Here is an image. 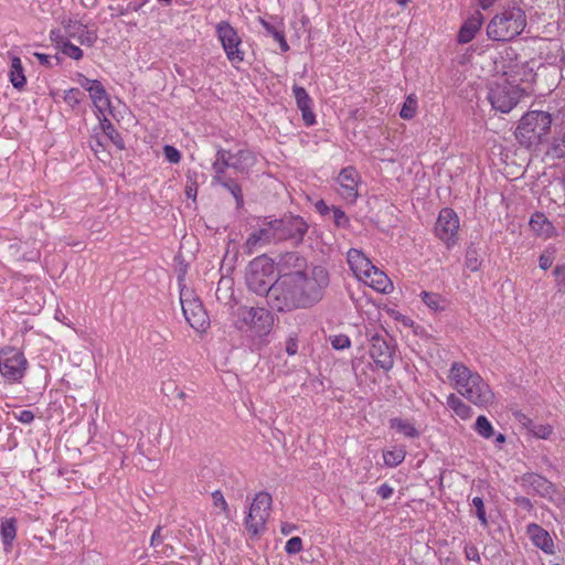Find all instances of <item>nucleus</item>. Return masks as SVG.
I'll return each instance as SVG.
<instances>
[{
  "mask_svg": "<svg viewBox=\"0 0 565 565\" xmlns=\"http://www.w3.org/2000/svg\"><path fill=\"white\" fill-rule=\"evenodd\" d=\"M329 284V271L323 266L284 273L274 281L271 308L279 312L312 308L322 300Z\"/></svg>",
  "mask_w": 565,
  "mask_h": 565,
  "instance_id": "f257e3e1",
  "label": "nucleus"
},
{
  "mask_svg": "<svg viewBox=\"0 0 565 565\" xmlns=\"http://www.w3.org/2000/svg\"><path fill=\"white\" fill-rule=\"evenodd\" d=\"M450 377L455 381L458 393L475 405L483 407L492 403L493 393L489 385L466 365L455 362L450 369Z\"/></svg>",
  "mask_w": 565,
  "mask_h": 565,
  "instance_id": "f03ea898",
  "label": "nucleus"
},
{
  "mask_svg": "<svg viewBox=\"0 0 565 565\" xmlns=\"http://www.w3.org/2000/svg\"><path fill=\"white\" fill-rule=\"evenodd\" d=\"M526 24L525 11L520 6H509L489 21L487 36L492 41L509 42L519 36Z\"/></svg>",
  "mask_w": 565,
  "mask_h": 565,
  "instance_id": "7ed1b4c3",
  "label": "nucleus"
},
{
  "mask_svg": "<svg viewBox=\"0 0 565 565\" xmlns=\"http://www.w3.org/2000/svg\"><path fill=\"white\" fill-rule=\"evenodd\" d=\"M552 121V115L547 111H527L520 119L515 130L518 142L526 149L536 148L550 134Z\"/></svg>",
  "mask_w": 565,
  "mask_h": 565,
  "instance_id": "20e7f679",
  "label": "nucleus"
},
{
  "mask_svg": "<svg viewBox=\"0 0 565 565\" xmlns=\"http://www.w3.org/2000/svg\"><path fill=\"white\" fill-rule=\"evenodd\" d=\"M234 327L244 332L250 331L254 337H267L274 324L273 313L263 307L241 306L233 312Z\"/></svg>",
  "mask_w": 565,
  "mask_h": 565,
  "instance_id": "39448f33",
  "label": "nucleus"
},
{
  "mask_svg": "<svg viewBox=\"0 0 565 565\" xmlns=\"http://www.w3.org/2000/svg\"><path fill=\"white\" fill-rule=\"evenodd\" d=\"M274 271V262L266 255H260L249 263L245 275L248 289L256 295L266 296L270 307Z\"/></svg>",
  "mask_w": 565,
  "mask_h": 565,
  "instance_id": "423d86ee",
  "label": "nucleus"
},
{
  "mask_svg": "<svg viewBox=\"0 0 565 565\" xmlns=\"http://www.w3.org/2000/svg\"><path fill=\"white\" fill-rule=\"evenodd\" d=\"M367 335H370L371 342L370 355L374 363L379 367L390 371L394 365L396 349L394 339L385 329H381L372 334L367 332Z\"/></svg>",
  "mask_w": 565,
  "mask_h": 565,
  "instance_id": "0eeeda50",
  "label": "nucleus"
},
{
  "mask_svg": "<svg viewBox=\"0 0 565 565\" xmlns=\"http://www.w3.org/2000/svg\"><path fill=\"white\" fill-rule=\"evenodd\" d=\"M279 242L289 241L298 246L309 230L308 223L299 215L284 214L280 218L273 220Z\"/></svg>",
  "mask_w": 565,
  "mask_h": 565,
  "instance_id": "6e6552de",
  "label": "nucleus"
},
{
  "mask_svg": "<svg viewBox=\"0 0 565 565\" xmlns=\"http://www.w3.org/2000/svg\"><path fill=\"white\" fill-rule=\"evenodd\" d=\"M28 361L22 351L13 347L0 350V373L10 383H19L26 371Z\"/></svg>",
  "mask_w": 565,
  "mask_h": 565,
  "instance_id": "1a4fd4ad",
  "label": "nucleus"
},
{
  "mask_svg": "<svg viewBox=\"0 0 565 565\" xmlns=\"http://www.w3.org/2000/svg\"><path fill=\"white\" fill-rule=\"evenodd\" d=\"M271 503L273 499L268 492L262 491L255 495L245 518V526L252 535H258L265 529Z\"/></svg>",
  "mask_w": 565,
  "mask_h": 565,
  "instance_id": "9d476101",
  "label": "nucleus"
},
{
  "mask_svg": "<svg viewBox=\"0 0 565 565\" xmlns=\"http://www.w3.org/2000/svg\"><path fill=\"white\" fill-rule=\"evenodd\" d=\"M215 33L227 60L233 64H239L244 61V52L241 50L242 39L237 30L227 21H221L215 26Z\"/></svg>",
  "mask_w": 565,
  "mask_h": 565,
  "instance_id": "9b49d317",
  "label": "nucleus"
},
{
  "mask_svg": "<svg viewBox=\"0 0 565 565\" xmlns=\"http://www.w3.org/2000/svg\"><path fill=\"white\" fill-rule=\"evenodd\" d=\"M522 92L516 85L495 84L489 89L488 99L495 110L508 114L519 104Z\"/></svg>",
  "mask_w": 565,
  "mask_h": 565,
  "instance_id": "f8f14e48",
  "label": "nucleus"
},
{
  "mask_svg": "<svg viewBox=\"0 0 565 565\" xmlns=\"http://www.w3.org/2000/svg\"><path fill=\"white\" fill-rule=\"evenodd\" d=\"M182 312L186 322L196 331H204L209 326V317L199 298L192 297L190 292H180Z\"/></svg>",
  "mask_w": 565,
  "mask_h": 565,
  "instance_id": "ddd939ff",
  "label": "nucleus"
},
{
  "mask_svg": "<svg viewBox=\"0 0 565 565\" xmlns=\"http://www.w3.org/2000/svg\"><path fill=\"white\" fill-rule=\"evenodd\" d=\"M459 230V217L452 209L445 207L439 212L435 233L437 237L443 241L447 247H451L457 242V234Z\"/></svg>",
  "mask_w": 565,
  "mask_h": 565,
  "instance_id": "4468645a",
  "label": "nucleus"
},
{
  "mask_svg": "<svg viewBox=\"0 0 565 565\" xmlns=\"http://www.w3.org/2000/svg\"><path fill=\"white\" fill-rule=\"evenodd\" d=\"M279 242L273 220L265 222L263 226L250 233L245 242L246 254H254L259 247Z\"/></svg>",
  "mask_w": 565,
  "mask_h": 565,
  "instance_id": "2eb2a0df",
  "label": "nucleus"
},
{
  "mask_svg": "<svg viewBox=\"0 0 565 565\" xmlns=\"http://www.w3.org/2000/svg\"><path fill=\"white\" fill-rule=\"evenodd\" d=\"M521 484L542 498L553 499L556 493L555 484L537 473H524L521 478Z\"/></svg>",
  "mask_w": 565,
  "mask_h": 565,
  "instance_id": "dca6fc26",
  "label": "nucleus"
},
{
  "mask_svg": "<svg viewBox=\"0 0 565 565\" xmlns=\"http://www.w3.org/2000/svg\"><path fill=\"white\" fill-rule=\"evenodd\" d=\"M340 184V194L350 201H355L358 196V172L353 167H347L341 170L338 177Z\"/></svg>",
  "mask_w": 565,
  "mask_h": 565,
  "instance_id": "f3484780",
  "label": "nucleus"
},
{
  "mask_svg": "<svg viewBox=\"0 0 565 565\" xmlns=\"http://www.w3.org/2000/svg\"><path fill=\"white\" fill-rule=\"evenodd\" d=\"M526 533L529 534L532 543L542 550L546 554H554L555 546L554 542L550 535V533L543 529L541 525L536 523H531L526 527Z\"/></svg>",
  "mask_w": 565,
  "mask_h": 565,
  "instance_id": "a211bd4d",
  "label": "nucleus"
},
{
  "mask_svg": "<svg viewBox=\"0 0 565 565\" xmlns=\"http://www.w3.org/2000/svg\"><path fill=\"white\" fill-rule=\"evenodd\" d=\"M348 264L360 279L370 277V273L374 269L372 262L359 249L351 248L348 252Z\"/></svg>",
  "mask_w": 565,
  "mask_h": 565,
  "instance_id": "6ab92c4d",
  "label": "nucleus"
},
{
  "mask_svg": "<svg viewBox=\"0 0 565 565\" xmlns=\"http://www.w3.org/2000/svg\"><path fill=\"white\" fill-rule=\"evenodd\" d=\"M483 24V15L480 11L473 12L461 25L457 41L460 44L471 42Z\"/></svg>",
  "mask_w": 565,
  "mask_h": 565,
  "instance_id": "aec40b11",
  "label": "nucleus"
},
{
  "mask_svg": "<svg viewBox=\"0 0 565 565\" xmlns=\"http://www.w3.org/2000/svg\"><path fill=\"white\" fill-rule=\"evenodd\" d=\"M297 107L301 110L302 119L306 126H312L316 122V116L311 109L312 99L307 90L298 85L292 86Z\"/></svg>",
  "mask_w": 565,
  "mask_h": 565,
  "instance_id": "412c9836",
  "label": "nucleus"
},
{
  "mask_svg": "<svg viewBox=\"0 0 565 565\" xmlns=\"http://www.w3.org/2000/svg\"><path fill=\"white\" fill-rule=\"evenodd\" d=\"M256 162V154L252 150L239 149L236 153H232L231 168L241 174H249Z\"/></svg>",
  "mask_w": 565,
  "mask_h": 565,
  "instance_id": "4be33fe9",
  "label": "nucleus"
},
{
  "mask_svg": "<svg viewBox=\"0 0 565 565\" xmlns=\"http://www.w3.org/2000/svg\"><path fill=\"white\" fill-rule=\"evenodd\" d=\"M273 20H276V23L269 22L266 19L258 17L259 23L265 29L266 35H270L275 41L279 43V47L281 52L289 51V44L285 38L284 24L281 20H277V18L271 17Z\"/></svg>",
  "mask_w": 565,
  "mask_h": 565,
  "instance_id": "5701e85b",
  "label": "nucleus"
},
{
  "mask_svg": "<svg viewBox=\"0 0 565 565\" xmlns=\"http://www.w3.org/2000/svg\"><path fill=\"white\" fill-rule=\"evenodd\" d=\"M277 266L280 276L284 273L303 270L306 259L297 252H288L280 256Z\"/></svg>",
  "mask_w": 565,
  "mask_h": 565,
  "instance_id": "b1692460",
  "label": "nucleus"
},
{
  "mask_svg": "<svg viewBox=\"0 0 565 565\" xmlns=\"http://www.w3.org/2000/svg\"><path fill=\"white\" fill-rule=\"evenodd\" d=\"M8 77L15 89L19 92L24 89L26 85V77L24 75V68L19 56H11V66L8 73Z\"/></svg>",
  "mask_w": 565,
  "mask_h": 565,
  "instance_id": "393cba45",
  "label": "nucleus"
},
{
  "mask_svg": "<svg viewBox=\"0 0 565 565\" xmlns=\"http://www.w3.org/2000/svg\"><path fill=\"white\" fill-rule=\"evenodd\" d=\"M232 153L225 149H218L216 152V159L212 163V170L214 172L212 182L226 177L225 171L231 168Z\"/></svg>",
  "mask_w": 565,
  "mask_h": 565,
  "instance_id": "a878e982",
  "label": "nucleus"
},
{
  "mask_svg": "<svg viewBox=\"0 0 565 565\" xmlns=\"http://www.w3.org/2000/svg\"><path fill=\"white\" fill-rule=\"evenodd\" d=\"M212 183L223 186L233 195L236 203V209H242L244 206V195L242 186L233 178L224 177L220 180L213 181Z\"/></svg>",
  "mask_w": 565,
  "mask_h": 565,
  "instance_id": "bb28decb",
  "label": "nucleus"
},
{
  "mask_svg": "<svg viewBox=\"0 0 565 565\" xmlns=\"http://www.w3.org/2000/svg\"><path fill=\"white\" fill-rule=\"evenodd\" d=\"M89 97L93 100L94 106L99 113L109 107L110 102L103 84L97 81L93 87H89Z\"/></svg>",
  "mask_w": 565,
  "mask_h": 565,
  "instance_id": "cd10ccee",
  "label": "nucleus"
},
{
  "mask_svg": "<svg viewBox=\"0 0 565 565\" xmlns=\"http://www.w3.org/2000/svg\"><path fill=\"white\" fill-rule=\"evenodd\" d=\"M99 127L103 131V134L119 149H125V142L121 138L120 134L117 131L113 122L103 116V118H99Z\"/></svg>",
  "mask_w": 565,
  "mask_h": 565,
  "instance_id": "c85d7f7f",
  "label": "nucleus"
},
{
  "mask_svg": "<svg viewBox=\"0 0 565 565\" xmlns=\"http://www.w3.org/2000/svg\"><path fill=\"white\" fill-rule=\"evenodd\" d=\"M530 226L540 235L550 236L554 230L553 224L547 220L544 213L536 212L531 216Z\"/></svg>",
  "mask_w": 565,
  "mask_h": 565,
  "instance_id": "c756f323",
  "label": "nucleus"
},
{
  "mask_svg": "<svg viewBox=\"0 0 565 565\" xmlns=\"http://www.w3.org/2000/svg\"><path fill=\"white\" fill-rule=\"evenodd\" d=\"M370 280V286L380 292H388V288L392 287L390 278L379 268L374 266L371 270L370 277H365Z\"/></svg>",
  "mask_w": 565,
  "mask_h": 565,
  "instance_id": "7c9ffc66",
  "label": "nucleus"
},
{
  "mask_svg": "<svg viewBox=\"0 0 565 565\" xmlns=\"http://www.w3.org/2000/svg\"><path fill=\"white\" fill-rule=\"evenodd\" d=\"M447 405L454 413L466 420L472 416V409L469 405L465 404L456 394L451 393L447 396Z\"/></svg>",
  "mask_w": 565,
  "mask_h": 565,
  "instance_id": "2f4dec72",
  "label": "nucleus"
},
{
  "mask_svg": "<svg viewBox=\"0 0 565 565\" xmlns=\"http://www.w3.org/2000/svg\"><path fill=\"white\" fill-rule=\"evenodd\" d=\"M0 532L4 548L11 547L17 535V520L11 518L2 521Z\"/></svg>",
  "mask_w": 565,
  "mask_h": 565,
  "instance_id": "473e14b6",
  "label": "nucleus"
},
{
  "mask_svg": "<svg viewBox=\"0 0 565 565\" xmlns=\"http://www.w3.org/2000/svg\"><path fill=\"white\" fill-rule=\"evenodd\" d=\"M390 427L409 438H416L419 436V431L413 424L398 417L390 419Z\"/></svg>",
  "mask_w": 565,
  "mask_h": 565,
  "instance_id": "72a5a7b5",
  "label": "nucleus"
},
{
  "mask_svg": "<svg viewBox=\"0 0 565 565\" xmlns=\"http://www.w3.org/2000/svg\"><path fill=\"white\" fill-rule=\"evenodd\" d=\"M481 264L480 248L475 243H471L466 252V267L471 271H478Z\"/></svg>",
  "mask_w": 565,
  "mask_h": 565,
  "instance_id": "f704fd0d",
  "label": "nucleus"
},
{
  "mask_svg": "<svg viewBox=\"0 0 565 565\" xmlns=\"http://www.w3.org/2000/svg\"><path fill=\"white\" fill-rule=\"evenodd\" d=\"M406 451L404 449H394L383 451L384 463L387 467H397L404 461Z\"/></svg>",
  "mask_w": 565,
  "mask_h": 565,
  "instance_id": "c9c22d12",
  "label": "nucleus"
},
{
  "mask_svg": "<svg viewBox=\"0 0 565 565\" xmlns=\"http://www.w3.org/2000/svg\"><path fill=\"white\" fill-rule=\"evenodd\" d=\"M524 425L537 438L546 439L552 434V427L550 425L535 424L530 418H526Z\"/></svg>",
  "mask_w": 565,
  "mask_h": 565,
  "instance_id": "e433bc0d",
  "label": "nucleus"
},
{
  "mask_svg": "<svg viewBox=\"0 0 565 565\" xmlns=\"http://www.w3.org/2000/svg\"><path fill=\"white\" fill-rule=\"evenodd\" d=\"M475 430L483 438H490L494 435L493 427L484 415H480L476 419Z\"/></svg>",
  "mask_w": 565,
  "mask_h": 565,
  "instance_id": "4c0bfd02",
  "label": "nucleus"
},
{
  "mask_svg": "<svg viewBox=\"0 0 565 565\" xmlns=\"http://www.w3.org/2000/svg\"><path fill=\"white\" fill-rule=\"evenodd\" d=\"M416 109H417L416 97L413 94L408 95L403 104L401 111H399V116H401V118H403L405 120H409V119L414 118V116L416 115Z\"/></svg>",
  "mask_w": 565,
  "mask_h": 565,
  "instance_id": "58836bf2",
  "label": "nucleus"
},
{
  "mask_svg": "<svg viewBox=\"0 0 565 565\" xmlns=\"http://www.w3.org/2000/svg\"><path fill=\"white\" fill-rule=\"evenodd\" d=\"M109 10L114 13L113 17L128 15L130 12H137L140 10V4L136 1H129L126 4L109 6Z\"/></svg>",
  "mask_w": 565,
  "mask_h": 565,
  "instance_id": "ea45409f",
  "label": "nucleus"
},
{
  "mask_svg": "<svg viewBox=\"0 0 565 565\" xmlns=\"http://www.w3.org/2000/svg\"><path fill=\"white\" fill-rule=\"evenodd\" d=\"M548 153L557 159L565 158V132L559 138L554 139Z\"/></svg>",
  "mask_w": 565,
  "mask_h": 565,
  "instance_id": "a19ab883",
  "label": "nucleus"
},
{
  "mask_svg": "<svg viewBox=\"0 0 565 565\" xmlns=\"http://www.w3.org/2000/svg\"><path fill=\"white\" fill-rule=\"evenodd\" d=\"M61 51L64 55H67L68 57L76 61L83 57V50L70 41H62Z\"/></svg>",
  "mask_w": 565,
  "mask_h": 565,
  "instance_id": "79ce46f5",
  "label": "nucleus"
},
{
  "mask_svg": "<svg viewBox=\"0 0 565 565\" xmlns=\"http://www.w3.org/2000/svg\"><path fill=\"white\" fill-rule=\"evenodd\" d=\"M84 96V93L78 88H70L68 90H65L64 100L67 105L74 108L82 102Z\"/></svg>",
  "mask_w": 565,
  "mask_h": 565,
  "instance_id": "37998d69",
  "label": "nucleus"
},
{
  "mask_svg": "<svg viewBox=\"0 0 565 565\" xmlns=\"http://www.w3.org/2000/svg\"><path fill=\"white\" fill-rule=\"evenodd\" d=\"M420 297H422V300L425 302V305L427 307H429L430 309H433L434 311H438L441 309L440 307V296L437 295V294H433V292H428V291H423L420 294Z\"/></svg>",
  "mask_w": 565,
  "mask_h": 565,
  "instance_id": "c03bdc74",
  "label": "nucleus"
},
{
  "mask_svg": "<svg viewBox=\"0 0 565 565\" xmlns=\"http://www.w3.org/2000/svg\"><path fill=\"white\" fill-rule=\"evenodd\" d=\"M89 146H90L92 150L95 152V154L98 157L99 160L104 161V158L102 157V154H104L105 157H108V153L106 152V149H105V145L98 135H94L90 137Z\"/></svg>",
  "mask_w": 565,
  "mask_h": 565,
  "instance_id": "a18cd8bd",
  "label": "nucleus"
},
{
  "mask_svg": "<svg viewBox=\"0 0 565 565\" xmlns=\"http://www.w3.org/2000/svg\"><path fill=\"white\" fill-rule=\"evenodd\" d=\"M212 500H213L214 508L220 509L221 512L223 514H225L226 516L230 515L228 504H227L223 493L220 490H215L214 492H212Z\"/></svg>",
  "mask_w": 565,
  "mask_h": 565,
  "instance_id": "49530a36",
  "label": "nucleus"
},
{
  "mask_svg": "<svg viewBox=\"0 0 565 565\" xmlns=\"http://www.w3.org/2000/svg\"><path fill=\"white\" fill-rule=\"evenodd\" d=\"M472 505L476 508V515L479 519L480 523L483 526H488V520H487L483 499L480 497H475L472 499Z\"/></svg>",
  "mask_w": 565,
  "mask_h": 565,
  "instance_id": "de8ad7c7",
  "label": "nucleus"
},
{
  "mask_svg": "<svg viewBox=\"0 0 565 565\" xmlns=\"http://www.w3.org/2000/svg\"><path fill=\"white\" fill-rule=\"evenodd\" d=\"M553 274L556 279V289L559 294H565V264L557 265Z\"/></svg>",
  "mask_w": 565,
  "mask_h": 565,
  "instance_id": "09e8293b",
  "label": "nucleus"
},
{
  "mask_svg": "<svg viewBox=\"0 0 565 565\" xmlns=\"http://www.w3.org/2000/svg\"><path fill=\"white\" fill-rule=\"evenodd\" d=\"M330 343L334 350H344L351 345V341L345 334H337L330 337Z\"/></svg>",
  "mask_w": 565,
  "mask_h": 565,
  "instance_id": "8fccbe9b",
  "label": "nucleus"
},
{
  "mask_svg": "<svg viewBox=\"0 0 565 565\" xmlns=\"http://www.w3.org/2000/svg\"><path fill=\"white\" fill-rule=\"evenodd\" d=\"M77 40L82 45L93 46L97 41V34L95 31H89L83 28L82 32L77 36Z\"/></svg>",
  "mask_w": 565,
  "mask_h": 565,
  "instance_id": "3c124183",
  "label": "nucleus"
},
{
  "mask_svg": "<svg viewBox=\"0 0 565 565\" xmlns=\"http://www.w3.org/2000/svg\"><path fill=\"white\" fill-rule=\"evenodd\" d=\"M183 427L185 428L189 435L195 434L196 428L200 424V419L195 414L184 415L182 417Z\"/></svg>",
  "mask_w": 565,
  "mask_h": 565,
  "instance_id": "603ef678",
  "label": "nucleus"
},
{
  "mask_svg": "<svg viewBox=\"0 0 565 565\" xmlns=\"http://www.w3.org/2000/svg\"><path fill=\"white\" fill-rule=\"evenodd\" d=\"M333 221L338 227H347L349 225V218L344 211L338 206H332Z\"/></svg>",
  "mask_w": 565,
  "mask_h": 565,
  "instance_id": "864d4df0",
  "label": "nucleus"
},
{
  "mask_svg": "<svg viewBox=\"0 0 565 565\" xmlns=\"http://www.w3.org/2000/svg\"><path fill=\"white\" fill-rule=\"evenodd\" d=\"M302 550V540L299 536H294L289 539L285 545V551L287 554H297Z\"/></svg>",
  "mask_w": 565,
  "mask_h": 565,
  "instance_id": "5fc2aeb1",
  "label": "nucleus"
},
{
  "mask_svg": "<svg viewBox=\"0 0 565 565\" xmlns=\"http://www.w3.org/2000/svg\"><path fill=\"white\" fill-rule=\"evenodd\" d=\"M164 158L171 163H179L181 160V152L173 146L166 145L163 147Z\"/></svg>",
  "mask_w": 565,
  "mask_h": 565,
  "instance_id": "6e6d98bb",
  "label": "nucleus"
},
{
  "mask_svg": "<svg viewBox=\"0 0 565 565\" xmlns=\"http://www.w3.org/2000/svg\"><path fill=\"white\" fill-rule=\"evenodd\" d=\"M554 262V255L550 252H544L539 258V266L541 269L546 270L551 268Z\"/></svg>",
  "mask_w": 565,
  "mask_h": 565,
  "instance_id": "4d7b16f0",
  "label": "nucleus"
},
{
  "mask_svg": "<svg viewBox=\"0 0 565 565\" xmlns=\"http://www.w3.org/2000/svg\"><path fill=\"white\" fill-rule=\"evenodd\" d=\"M162 526H157L150 539V546L157 550L163 544V536L161 535Z\"/></svg>",
  "mask_w": 565,
  "mask_h": 565,
  "instance_id": "13d9d810",
  "label": "nucleus"
},
{
  "mask_svg": "<svg viewBox=\"0 0 565 565\" xmlns=\"http://www.w3.org/2000/svg\"><path fill=\"white\" fill-rule=\"evenodd\" d=\"M13 416L22 424H31L34 420V414L28 409L20 411L19 413H13Z\"/></svg>",
  "mask_w": 565,
  "mask_h": 565,
  "instance_id": "bf43d9fd",
  "label": "nucleus"
},
{
  "mask_svg": "<svg viewBox=\"0 0 565 565\" xmlns=\"http://www.w3.org/2000/svg\"><path fill=\"white\" fill-rule=\"evenodd\" d=\"M154 552L162 555L163 557H167V558H170V557H173L177 555L174 547L170 544H164V543L161 545L160 548L158 547L157 550H154Z\"/></svg>",
  "mask_w": 565,
  "mask_h": 565,
  "instance_id": "052dcab7",
  "label": "nucleus"
},
{
  "mask_svg": "<svg viewBox=\"0 0 565 565\" xmlns=\"http://www.w3.org/2000/svg\"><path fill=\"white\" fill-rule=\"evenodd\" d=\"M393 488L387 484V483H383L381 484L377 490H376V493L377 495H380L382 499L386 500L388 499L392 494H393Z\"/></svg>",
  "mask_w": 565,
  "mask_h": 565,
  "instance_id": "680f3d73",
  "label": "nucleus"
},
{
  "mask_svg": "<svg viewBox=\"0 0 565 565\" xmlns=\"http://www.w3.org/2000/svg\"><path fill=\"white\" fill-rule=\"evenodd\" d=\"M298 351V341L294 337H289L286 342V352L289 355H295Z\"/></svg>",
  "mask_w": 565,
  "mask_h": 565,
  "instance_id": "e2e57ef3",
  "label": "nucleus"
},
{
  "mask_svg": "<svg viewBox=\"0 0 565 565\" xmlns=\"http://www.w3.org/2000/svg\"><path fill=\"white\" fill-rule=\"evenodd\" d=\"M40 250L33 248L32 250L25 252L21 255V259L26 262H38L40 259Z\"/></svg>",
  "mask_w": 565,
  "mask_h": 565,
  "instance_id": "0e129e2a",
  "label": "nucleus"
},
{
  "mask_svg": "<svg viewBox=\"0 0 565 565\" xmlns=\"http://www.w3.org/2000/svg\"><path fill=\"white\" fill-rule=\"evenodd\" d=\"M78 83L79 85L85 89L89 90V87H93L97 79H89L88 77L84 76L83 74H78Z\"/></svg>",
  "mask_w": 565,
  "mask_h": 565,
  "instance_id": "69168bd1",
  "label": "nucleus"
},
{
  "mask_svg": "<svg viewBox=\"0 0 565 565\" xmlns=\"http://www.w3.org/2000/svg\"><path fill=\"white\" fill-rule=\"evenodd\" d=\"M34 56L38 58V61L41 65L46 66V67L52 66V63H51L52 56L44 54V53H39V52H35Z\"/></svg>",
  "mask_w": 565,
  "mask_h": 565,
  "instance_id": "338daca9",
  "label": "nucleus"
},
{
  "mask_svg": "<svg viewBox=\"0 0 565 565\" xmlns=\"http://www.w3.org/2000/svg\"><path fill=\"white\" fill-rule=\"evenodd\" d=\"M514 501L519 507H521L527 511H530L533 508L531 500L526 497H518V498H515Z\"/></svg>",
  "mask_w": 565,
  "mask_h": 565,
  "instance_id": "774afa93",
  "label": "nucleus"
}]
</instances>
